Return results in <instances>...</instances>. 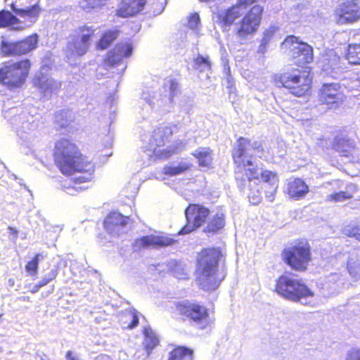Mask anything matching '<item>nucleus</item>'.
I'll list each match as a JSON object with an SVG mask.
<instances>
[{"instance_id": "nucleus-1", "label": "nucleus", "mask_w": 360, "mask_h": 360, "mask_svg": "<svg viewBox=\"0 0 360 360\" xmlns=\"http://www.w3.org/2000/svg\"><path fill=\"white\" fill-rule=\"evenodd\" d=\"M253 155L260 158L264 156V149L261 143L251 142L243 137L238 139L233 150V158L237 167L236 178L240 181L239 186L243 189L246 186H250L252 180L257 179L260 175L264 182L271 185V193H274L278 186L276 174L268 170L262 171V168L253 161Z\"/></svg>"}, {"instance_id": "nucleus-2", "label": "nucleus", "mask_w": 360, "mask_h": 360, "mask_svg": "<svg viewBox=\"0 0 360 360\" xmlns=\"http://www.w3.org/2000/svg\"><path fill=\"white\" fill-rule=\"evenodd\" d=\"M221 256L218 248H206L197 257L196 281L204 290L212 291L219 285L221 280L217 278V273Z\"/></svg>"}, {"instance_id": "nucleus-3", "label": "nucleus", "mask_w": 360, "mask_h": 360, "mask_svg": "<svg viewBox=\"0 0 360 360\" xmlns=\"http://www.w3.org/2000/svg\"><path fill=\"white\" fill-rule=\"evenodd\" d=\"M54 158L60 171L65 174L81 172L84 162H89L81 155L76 145L68 139H63L56 142Z\"/></svg>"}, {"instance_id": "nucleus-4", "label": "nucleus", "mask_w": 360, "mask_h": 360, "mask_svg": "<svg viewBox=\"0 0 360 360\" xmlns=\"http://www.w3.org/2000/svg\"><path fill=\"white\" fill-rule=\"evenodd\" d=\"M172 134L170 127H160L155 129L150 135L148 142L144 146V151L148 156H156L160 158H167L184 149L185 143L181 141L164 148L165 140Z\"/></svg>"}, {"instance_id": "nucleus-5", "label": "nucleus", "mask_w": 360, "mask_h": 360, "mask_svg": "<svg viewBox=\"0 0 360 360\" xmlns=\"http://www.w3.org/2000/svg\"><path fill=\"white\" fill-rule=\"evenodd\" d=\"M276 291L281 297L303 304H310L314 292L299 280L281 276L276 281Z\"/></svg>"}, {"instance_id": "nucleus-6", "label": "nucleus", "mask_w": 360, "mask_h": 360, "mask_svg": "<svg viewBox=\"0 0 360 360\" xmlns=\"http://www.w3.org/2000/svg\"><path fill=\"white\" fill-rule=\"evenodd\" d=\"M30 61L27 59L7 63L0 68V83L9 89L22 86L28 76Z\"/></svg>"}, {"instance_id": "nucleus-7", "label": "nucleus", "mask_w": 360, "mask_h": 360, "mask_svg": "<svg viewBox=\"0 0 360 360\" xmlns=\"http://www.w3.org/2000/svg\"><path fill=\"white\" fill-rule=\"evenodd\" d=\"M94 33L92 27H82L72 36L65 49L66 58L71 65L76 64L78 59L87 53Z\"/></svg>"}, {"instance_id": "nucleus-8", "label": "nucleus", "mask_w": 360, "mask_h": 360, "mask_svg": "<svg viewBox=\"0 0 360 360\" xmlns=\"http://www.w3.org/2000/svg\"><path fill=\"white\" fill-rule=\"evenodd\" d=\"M281 48L298 65H304L313 60V49L307 43L298 41L292 35L288 36L281 44Z\"/></svg>"}, {"instance_id": "nucleus-9", "label": "nucleus", "mask_w": 360, "mask_h": 360, "mask_svg": "<svg viewBox=\"0 0 360 360\" xmlns=\"http://www.w3.org/2000/svg\"><path fill=\"white\" fill-rule=\"evenodd\" d=\"M311 79L306 72L298 70L292 72L282 74L276 80L277 84H280L288 89L292 94L302 96L309 89Z\"/></svg>"}, {"instance_id": "nucleus-10", "label": "nucleus", "mask_w": 360, "mask_h": 360, "mask_svg": "<svg viewBox=\"0 0 360 360\" xmlns=\"http://www.w3.org/2000/svg\"><path fill=\"white\" fill-rule=\"evenodd\" d=\"M178 311L191 320L200 328L204 329L213 323L207 309L195 303H179L176 306Z\"/></svg>"}, {"instance_id": "nucleus-11", "label": "nucleus", "mask_w": 360, "mask_h": 360, "mask_svg": "<svg viewBox=\"0 0 360 360\" xmlns=\"http://www.w3.org/2000/svg\"><path fill=\"white\" fill-rule=\"evenodd\" d=\"M310 247L308 243L300 244L289 248L283 252L287 263L294 269L304 271L310 260Z\"/></svg>"}, {"instance_id": "nucleus-12", "label": "nucleus", "mask_w": 360, "mask_h": 360, "mask_svg": "<svg viewBox=\"0 0 360 360\" xmlns=\"http://www.w3.org/2000/svg\"><path fill=\"white\" fill-rule=\"evenodd\" d=\"M187 224L179 234H188L200 227L207 219L210 211L207 208L196 204L190 205L185 211Z\"/></svg>"}, {"instance_id": "nucleus-13", "label": "nucleus", "mask_w": 360, "mask_h": 360, "mask_svg": "<svg viewBox=\"0 0 360 360\" xmlns=\"http://www.w3.org/2000/svg\"><path fill=\"white\" fill-rule=\"evenodd\" d=\"M262 11L263 8L259 5L251 8L243 17L237 29V35L239 37L245 38L257 30L261 22Z\"/></svg>"}, {"instance_id": "nucleus-14", "label": "nucleus", "mask_w": 360, "mask_h": 360, "mask_svg": "<svg viewBox=\"0 0 360 360\" xmlns=\"http://www.w3.org/2000/svg\"><path fill=\"white\" fill-rule=\"evenodd\" d=\"M319 101L326 104L328 108H336L345 98L341 86L338 83L324 84L320 89Z\"/></svg>"}, {"instance_id": "nucleus-15", "label": "nucleus", "mask_w": 360, "mask_h": 360, "mask_svg": "<svg viewBox=\"0 0 360 360\" xmlns=\"http://www.w3.org/2000/svg\"><path fill=\"white\" fill-rule=\"evenodd\" d=\"M37 44L38 36L34 34L15 43L2 41L1 50L6 56H20L35 49Z\"/></svg>"}, {"instance_id": "nucleus-16", "label": "nucleus", "mask_w": 360, "mask_h": 360, "mask_svg": "<svg viewBox=\"0 0 360 360\" xmlns=\"http://www.w3.org/2000/svg\"><path fill=\"white\" fill-rule=\"evenodd\" d=\"M84 167L81 172H77L78 175L75 177V180L68 185H63L64 191L71 195H75L77 193L83 191L89 188L88 186L81 185L82 184L89 183L92 179V174L94 171V167L91 162H84Z\"/></svg>"}, {"instance_id": "nucleus-17", "label": "nucleus", "mask_w": 360, "mask_h": 360, "mask_svg": "<svg viewBox=\"0 0 360 360\" xmlns=\"http://www.w3.org/2000/svg\"><path fill=\"white\" fill-rule=\"evenodd\" d=\"M256 0H238L233 6L219 11V20L224 25L229 26L240 18Z\"/></svg>"}, {"instance_id": "nucleus-18", "label": "nucleus", "mask_w": 360, "mask_h": 360, "mask_svg": "<svg viewBox=\"0 0 360 360\" xmlns=\"http://www.w3.org/2000/svg\"><path fill=\"white\" fill-rule=\"evenodd\" d=\"M48 67H41L36 74L34 84L45 97H49L60 87V83L49 77Z\"/></svg>"}, {"instance_id": "nucleus-19", "label": "nucleus", "mask_w": 360, "mask_h": 360, "mask_svg": "<svg viewBox=\"0 0 360 360\" xmlns=\"http://www.w3.org/2000/svg\"><path fill=\"white\" fill-rule=\"evenodd\" d=\"M339 24L353 22L360 19V7L354 0H345L336 10Z\"/></svg>"}, {"instance_id": "nucleus-20", "label": "nucleus", "mask_w": 360, "mask_h": 360, "mask_svg": "<svg viewBox=\"0 0 360 360\" xmlns=\"http://www.w3.org/2000/svg\"><path fill=\"white\" fill-rule=\"evenodd\" d=\"M133 51V46L129 42L120 43L109 51L104 60L105 65L114 66L122 63L125 58L129 57Z\"/></svg>"}, {"instance_id": "nucleus-21", "label": "nucleus", "mask_w": 360, "mask_h": 360, "mask_svg": "<svg viewBox=\"0 0 360 360\" xmlns=\"http://www.w3.org/2000/svg\"><path fill=\"white\" fill-rule=\"evenodd\" d=\"M176 242L167 235H150L141 237L136 240V246L144 248H158L173 245Z\"/></svg>"}, {"instance_id": "nucleus-22", "label": "nucleus", "mask_w": 360, "mask_h": 360, "mask_svg": "<svg viewBox=\"0 0 360 360\" xmlns=\"http://www.w3.org/2000/svg\"><path fill=\"white\" fill-rule=\"evenodd\" d=\"M127 217L118 212H111L108 215L105 221V230L112 236H117L124 231L127 224Z\"/></svg>"}, {"instance_id": "nucleus-23", "label": "nucleus", "mask_w": 360, "mask_h": 360, "mask_svg": "<svg viewBox=\"0 0 360 360\" xmlns=\"http://www.w3.org/2000/svg\"><path fill=\"white\" fill-rule=\"evenodd\" d=\"M146 4V0H122L117 15L123 18L134 15L143 10Z\"/></svg>"}, {"instance_id": "nucleus-24", "label": "nucleus", "mask_w": 360, "mask_h": 360, "mask_svg": "<svg viewBox=\"0 0 360 360\" xmlns=\"http://www.w3.org/2000/svg\"><path fill=\"white\" fill-rule=\"evenodd\" d=\"M335 149L342 155L347 158L351 157L352 162H357L355 157L358 151L354 148L352 141L346 138H337L334 144Z\"/></svg>"}, {"instance_id": "nucleus-25", "label": "nucleus", "mask_w": 360, "mask_h": 360, "mask_svg": "<svg viewBox=\"0 0 360 360\" xmlns=\"http://www.w3.org/2000/svg\"><path fill=\"white\" fill-rule=\"evenodd\" d=\"M309 192L308 186L300 179L290 180L288 184V193L295 200L302 198Z\"/></svg>"}, {"instance_id": "nucleus-26", "label": "nucleus", "mask_w": 360, "mask_h": 360, "mask_svg": "<svg viewBox=\"0 0 360 360\" xmlns=\"http://www.w3.org/2000/svg\"><path fill=\"white\" fill-rule=\"evenodd\" d=\"M12 10L20 17L25 18L30 23L34 22L40 13V8L37 4L24 8L17 7L15 4H11Z\"/></svg>"}, {"instance_id": "nucleus-27", "label": "nucleus", "mask_w": 360, "mask_h": 360, "mask_svg": "<svg viewBox=\"0 0 360 360\" xmlns=\"http://www.w3.org/2000/svg\"><path fill=\"white\" fill-rule=\"evenodd\" d=\"M74 119V113L69 110H61L57 112L55 115L56 127L61 129H66L69 132L72 131L73 129L72 123L73 122Z\"/></svg>"}, {"instance_id": "nucleus-28", "label": "nucleus", "mask_w": 360, "mask_h": 360, "mask_svg": "<svg viewBox=\"0 0 360 360\" xmlns=\"http://www.w3.org/2000/svg\"><path fill=\"white\" fill-rule=\"evenodd\" d=\"M27 25L20 21L11 12L2 11L0 12V27H9L13 30L24 29Z\"/></svg>"}, {"instance_id": "nucleus-29", "label": "nucleus", "mask_w": 360, "mask_h": 360, "mask_svg": "<svg viewBox=\"0 0 360 360\" xmlns=\"http://www.w3.org/2000/svg\"><path fill=\"white\" fill-rule=\"evenodd\" d=\"M225 225L224 215L222 212H217L209 218L207 226L204 229L205 232L215 233L222 229Z\"/></svg>"}, {"instance_id": "nucleus-30", "label": "nucleus", "mask_w": 360, "mask_h": 360, "mask_svg": "<svg viewBox=\"0 0 360 360\" xmlns=\"http://www.w3.org/2000/svg\"><path fill=\"white\" fill-rule=\"evenodd\" d=\"M144 346L147 352V355H149L151 351L158 345L159 340L156 336L155 332L149 327L144 328Z\"/></svg>"}, {"instance_id": "nucleus-31", "label": "nucleus", "mask_w": 360, "mask_h": 360, "mask_svg": "<svg viewBox=\"0 0 360 360\" xmlns=\"http://www.w3.org/2000/svg\"><path fill=\"white\" fill-rule=\"evenodd\" d=\"M168 360H193V352L188 348L179 347L169 353Z\"/></svg>"}, {"instance_id": "nucleus-32", "label": "nucleus", "mask_w": 360, "mask_h": 360, "mask_svg": "<svg viewBox=\"0 0 360 360\" xmlns=\"http://www.w3.org/2000/svg\"><path fill=\"white\" fill-rule=\"evenodd\" d=\"M193 155L198 160L200 167H209L212 162L210 150L207 148H200L193 153Z\"/></svg>"}, {"instance_id": "nucleus-33", "label": "nucleus", "mask_w": 360, "mask_h": 360, "mask_svg": "<svg viewBox=\"0 0 360 360\" xmlns=\"http://www.w3.org/2000/svg\"><path fill=\"white\" fill-rule=\"evenodd\" d=\"M118 32L116 30H110L103 34L99 41L97 43V49H105L117 37Z\"/></svg>"}, {"instance_id": "nucleus-34", "label": "nucleus", "mask_w": 360, "mask_h": 360, "mask_svg": "<svg viewBox=\"0 0 360 360\" xmlns=\"http://www.w3.org/2000/svg\"><path fill=\"white\" fill-rule=\"evenodd\" d=\"M347 59L349 63L360 65V44L348 46Z\"/></svg>"}, {"instance_id": "nucleus-35", "label": "nucleus", "mask_w": 360, "mask_h": 360, "mask_svg": "<svg viewBox=\"0 0 360 360\" xmlns=\"http://www.w3.org/2000/svg\"><path fill=\"white\" fill-rule=\"evenodd\" d=\"M190 167V165L187 163H180L177 165H172L169 166H165L164 167V173L170 176H176L179 175L186 170H187Z\"/></svg>"}, {"instance_id": "nucleus-36", "label": "nucleus", "mask_w": 360, "mask_h": 360, "mask_svg": "<svg viewBox=\"0 0 360 360\" xmlns=\"http://www.w3.org/2000/svg\"><path fill=\"white\" fill-rule=\"evenodd\" d=\"M178 84L177 82L172 79H167L164 84V88L165 91H169V94L165 96V101L171 103L173 100V97L174 96L175 91L177 89Z\"/></svg>"}, {"instance_id": "nucleus-37", "label": "nucleus", "mask_w": 360, "mask_h": 360, "mask_svg": "<svg viewBox=\"0 0 360 360\" xmlns=\"http://www.w3.org/2000/svg\"><path fill=\"white\" fill-rule=\"evenodd\" d=\"M348 272L354 279H360V261L350 258L347 263Z\"/></svg>"}, {"instance_id": "nucleus-38", "label": "nucleus", "mask_w": 360, "mask_h": 360, "mask_svg": "<svg viewBox=\"0 0 360 360\" xmlns=\"http://www.w3.org/2000/svg\"><path fill=\"white\" fill-rule=\"evenodd\" d=\"M343 233L347 236L354 237L360 241V224L350 223L343 229Z\"/></svg>"}, {"instance_id": "nucleus-39", "label": "nucleus", "mask_w": 360, "mask_h": 360, "mask_svg": "<svg viewBox=\"0 0 360 360\" xmlns=\"http://www.w3.org/2000/svg\"><path fill=\"white\" fill-rule=\"evenodd\" d=\"M351 198H352V193L348 190L347 191L334 192L333 193L327 195L326 200L328 201L340 202Z\"/></svg>"}, {"instance_id": "nucleus-40", "label": "nucleus", "mask_w": 360, "mask_h": 360, "mask_svg": "<svg viewBox=\"0 0 360 360\" xmlns=\"http://www.w3.org/2000/svg\"><path fill=\"white\" fill-rule=\"evenodd\" d=\"M194 63L195 68L201 72L208 70L211 68L209 58L202 56H198L194 60Z\"/></svg>"}, {"instance_id": "nucleus-41", "label": "nucleus", "mask_w": 360, "mask_h": 360, "mask_svg": "<svg viewBox=\"0 0 360 360\" xmlns=\"http://www.w3.org/2000/svg\"><path fill=\"white\" fill-rule=\"evenodd\" d=\"M188 26L195 32V34H199L200 21L199 15L198 13H195L189 16L188 20Z\"/></svg>"}, {"instance_id": "nucleus-42", "label": "nucleus", "mask_w": 360, "mask_h": 360, "mask_svg": "<svg viewBox=\"0 0 360 360\" xmlns=\"http://www.w3.org/2000/svg\"><path fill=\"white\" fill-rule=\"evenodd\" d=\"M106 0H82L81 7L84 10L98 8L103 6Z\"/></svg>"}, {"instance_id": "nucleus-43", "label": "nucleus", "mask_w": 360, "mask_h": 360, "mask_svg": "<svg viewBox=\"0 0 360 360\" xmlns=\"http://www.w3.org/2000/svg\"><path fill=\"white\" fill-rule=\"evenodd\" d=\"M40 256V254L36 255L35 257L32 259V260L28 262L25 266L26 271L29 272L31 275H36L37 273Z\"/></svg>"}, {"instance_id": "nucleus-44", "label": "nucleus", "mask_w": 360, "mask_h": 360, "mask_svg": "<svg viewBox=\"0 0 360 360\" xmlns=\"http://www.w3.org/2000/svg\"><path fill=\"white\" fill-rule=\"evenodd\" d=\"M344 85L349 90H360V77L354 75L350 81H346Z\"/></svg>"}, {"instance_id": "nucleus-45", "label": "nucleus", "mask_w": 360, "mask_h": 360, "mask_svg": "<svg viewBox=\"0 0 360 360\" xmlns=\"http://www.w3.org/2000/svg\"><path fill=\"white\" fill-rule=\"evenodd\" d=\"M57 270L53 269L47 274L37 284L39 287H43L47 285L50 281L53 280L57 276Z\"/></svg>"}, {"instance_id": "nucleus-46", "label": "nucleus", "mask_w": 360, "mask_h": 360, "mask_svg": "<svg viewBox=\"0 0 360 360\" xmlns=\"http://www.w3.org/2000/svg\"><path fill=\"white\" fill-rule=\"evenodd\" d=\"M37 124L34 122V120L32 117H30V120L23 121L21 125L22 131L25 132H28L29 131L34 130L37 128Z\"/></svg>"}, {"instance_id": "nucleus-47", "label": "nucleus", "mask_w": 360, "mask_h": 360, "mask_svg": "<svg viewBox=\"0 0 360 360\" xmlns=\"http://www.w3.org/2000/svg\"><path fill=\"white\" fill-rule=\"evenodd\" d=\"M345 360H360V349L352 348L346 354Z\"/></svg>"}, {"instance_id": "nucleus-48", "label": "nucleus", "mask_w": 360, "mask_h": 360, "mask_svg": "<svg viewBox=\"0 0 360 360\" xmlns=\"http://www.w3.org/2000/svg\"><path fill=\"white\" fill-rule=\"evenodd\" d=\"M277 31L276 26H271L264 32L262 40L264 42H269L275 32Z\"/></svg>"}, {"instance_id": "nucleus-49", "label": "nucleus", "mask_w": 360, "mask_h": 360, "mask_svg": "<svg viewBox=\"0 0 360 360\" xmlns=\"http://www.w3.org/2000/svg\"><path fill=\"white\" fill-rule=\"evenodd\" d=\"M138 314V311L135 310L129 311V316L131 319V322L128 326L129 328H134L138 326L139 320Z\"/></svg>"}, {"instance_id": "nucleus-50", "label": "nucleus", "mask_w": 360, "mask_h": 360, "mask_svg": "<svg viewBox=\"0 0 360 360\" xmlns=\"http://www.w3.org/2000/svg\"><path fill=\"white\" fill-rule=\"evenodd\" d=\"M248 198L250 200V202L252 204L257 205L258 204L261 200V195L259 190H257V191L255 192H250L248 193Z\"/></svg>"}, {"instance_id": "nucleus-51", "label": "nucleus", "mask_w": 360, "mask_h": 360, "mask_svg": "<svg viewBox=\"0 0 360 360\" xmlns=\"http://www.w3.org/2000/svg\"><path fill=\"white\" fill-rule=\"evenodd\" d=\"M8 230L9 231L8 233H9L10 240L15 243L18 238V231L11 226H8Z\"/></svg>"}, {"instance_id": "nucleus-52", "label": "nucleus", "mask_w": 360, "mask_h": 360, "mask_svg": "<svg viewBox=\"0 0 360 360\" xmlns=\"http://www.w3.org/2000/svg\"><path fill=\"white\" fill-rule=\"evenodd\" d=\"M268 44L269 42H264V41L262 39L261 44L258 48V52L264 53L266 51V46Z\"/></svg>"}, {"instance_id": "nucleus-53", "label": "nucleus", "mask_w": 360, "mask_h": 360, "mask_svg": "<svg viewBox=\"0 0 360 360\" xmlns=\"http://www.w3.org/2000/svg\"><path fill=\"white\" fill-rule=\"evenodd\" d=\"M67 360H79L77 354H73L71 351H68L66 354Z\"/></svg>"}, {"instance_id": "nucleus-54", "label": "nucleus", "mask_w": 360, "mask_h": 360, "mask_svg": "<svg viewBox=\"0 0 360 360\" xmlns=\"http://www.w3.org/2000/svg\"><path fill=\"white\" fill-rule=\"evenodd\" d=\"M340 184H341V182L340 181L335 180L331 183H327V185H331V186H333L332 189L337 190V189H339L341 188Z\"/></svg>"}, {"instance_id": "nucleus-55", "label": "nucleus", "mask_w": 360, "mask_h": 360, "mask_svg": "<svg viewBox=\"0 0 360 360\" xmlns=\"http://www.w3.org/2000/svg\"><path fill=\"white\" fill-rule=\"evenodd\" d=\"M142 96H143V99H144L146 101V103H148V105H152L154 104V102L153 101V100H151L150 98H148L146 93H143Z\"/></svg>"}, {"instance_id": "nucleus-56", "label": "nucleus", "mask_w": 360, "mask_h": 360, "mask_svg": "<svg viewBox=\"0 0 360 360\" xmlns=\"http://www.w3.org/2000/svg\"><path fill=\"white\" fill-rule=\"evenodd\" d=\"M41 288V287H39V285L38 284H36L33 288L31 290V292L32 293H35L37 292H38V290Z\"/></svg>"}, {"instance_id": "nucleus-57", "label": "nucleus", "mask_w": 360, "mask_h": 360, "mask_svg": "<svg viewBox=\"0 0 360 360\" xmlns=\"http://www.w3.org/2000/svg\"><path fill=\"white\" fill-rule=\"evenodd\" d=\"M25 115H20V116H18V118H15V121L17 120H19L18 122L20 123L21 120L24 119L25 118Z\"/></svg>"}, {"instance_id": "nucleus-58", "label": "nucleus", "mask_w": 360, "mask_h": 360, "mask_svg": "<svg viewBox=\"0 0 360 360\" xmlns=\"http://www.w3.org/2000/svg\"><path fill=\"white\" fill-rule=\"evenodd\" d=\"M349 188H350V190L354 192L355 191V186H353V185H351L349 186Z\"/></svg>"}, {"instance_id": "nucleus-59", "label": "nucleus", "mask_w": 360, "mask_h": 360, "mask_svg": "<svg viewBox=\"0 0 360 360\" xmlns=\"http://www.w3.org/2000/svg\"><path fill=\"white\" fill-rule=\"evenodd\" d=\"M125 68H126V65H124V68H122V70H124Z\"/></svg>"}]
</instances>
